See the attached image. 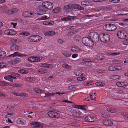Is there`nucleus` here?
<instances>
[{
	"mask_svg": "<svg viewBox=\"0 0 128 128\" xmlns=\"http://www.w3.org/2000/svg\"><path fill=\"white\" fill-rule=\"evenodd\" d=\"M17 56H18L20 57L26 56L27 55L24 54H20L18 52H16L14 54H11L8 57V59H11L10 60H8V63L10 65H14L15 64V63L13 59H12V58L15 57Z\"/></svg>",
	"mask_w": 128,
	"mask_h": 128,
	"instance_id": "nucleus-1",
	"label": "nucleus"
},
{
	"mask_svg": "<svg viewBox=\"0 0 128 128\" xmlns=\"http://www.w3.org/2000/svg\"><path fill=\"white\" fill-rule=\"evenodd\" d=\"M88 37L94 42H97L99 40L98 34L96 32H92L88 34Z\"/></svg>",
	"mask_w": 128,
	"mask_h": 128,
	"instance_id": "nucleus-2",
	"label": "nucleus"
},
{
	"mask_svg": "<svg viewBox=\"0 0 128 128\" xmlns=\"http://www.w3.org/2000/svg\"><path fill=\"white\" fill-rule=\"evenodd\" d=\"M82 42L84 44L88 46H92L94 45L92 41L87 37H83L82 38Z\"/></svg>",
	"mask_w": 128,
	"mask_h": 128,
	"instance_id": "nucleus-3",
	"label": "nucleus"
},
{
	"mask_svg": "<svg viewBox=\"0 0 128 128\" xmlns=\"http://www.w3.org/2000/svg\"><path fill=\"white\" fill-rule=\"evenodd\" d=\"M100 37L101 41L103 42H108L110 39V35L107 34H102L100 35Z\"/></svg>",
	"mask_w": 128,
	"mask_h": 128,
	"instance_id": "nucleus-4",
	"label": "nucleus"
},
{
	"mask_svg": "<svg viewBox=\"0 0 128 128\" xmlns=\"http://www.w3.org/2000/svg\"><path fill=\"white\" fill-rule=\"evenodd\" d=\"M104 28L106 30L110 31L115 30L116 29V26L114 24H108L104 25Z\"/></svg>",
	"mask_w": 128,
	"mask_h": 128,
	"instance_id": "nucleus-5",
	"label": "nucleus"
},
{
	"mask_svg": "<svg viewBox=\"0 0 128 128\" xmlns=\"http://www.w3.org/2000/svg\"><path fill=\"white\" fill-rule=\"evenodd\" d=\"M127 35V32L124 30H122L119 31L117 32V36L120 39H124Z\"/></svg>",
	"mask_w": 128,
	"mask_h": 128,
	"instance_id": "nucleus-6",
	"label": "nucleus"
},
{
	"mask_svg": "<svg viewBox=\"0 0 128 128\" xmlns=\"http://www.w3.org/2000/svg\"><path fill=\"white\" fill-rule=\"evenodd\" d=\"M47 114L49 117L52 118H57L60 116L59 114L55 112L49 111L48 112Z\"/></svg>",
	"mask_w": 128,
	"mask_h": 128,
	"instance_id": "nucleus-7",
	"label": "nucleus"
},
{
	"mask_svg": "<svg viewBox=\"0 0 128 128\" xmlns=\"http://www.w3.org/2000/svg\"><path fill=\"white\" fill-rule=\"evenodd\" d=\"M42 5L46 9H52L53 6V4L49 2H44L42 3Z\"/></svg>",
	"mask_w": 128,
	"mask_h": 128,
	"instance_id": "nucleus-8",
	"label": "nucleus"
},
{
	"mask_svg": "<svg viewBox=\"0 0 128 128\" xmlns=\"http://www.w3.org/2000/svg\"><path fill=\"white\" fill-rule=\"evenodd\" d=\"M96 119L94 116L92 115H89L86 116L84 120L86 121H88L89 122H94Z\"/></svg>",
	"mask_w": 128,
	"mask_h": 128,
	"instance_id": "nucleus-9",
	"label": "nucleus"
},
{
	"mask_svg": "<svg viewBox=\"0 0 128 128\" xmlns=\"http://www.w3.org/2000/svg\"><path fill=\"white\" fill-rule=\"evenodd\" d=\"M4 32L6 34L12 36L15 35L17 34L16 31L11 29L6 30L4 31Z\"/></svg>",
	"mask_w": 128,
	"mask_h": 128,
	"instance_id": "nucleus-10",
	"label": "nucleus"
},
{
	"mask_svg": "<svg viewBox=\"0 0 128 128\" xmlns=\"http://www.w3.org/2000/svg\"><path fill=\"white\" fill-rule=\"evenodd\" d=\"M71 9H76L79 10H83L84 8L82 7L78 4H73L70 6Z\"/></svg>",
	"mask_w": 128,
	"mask_h": 128,
	"instance_id": "nucleus-11",
	"label": "nucleus"
},
{
	"mask_svg": "<svg viewBox=\"0 0 128 128\" xmlns=\"http://www.w3.org/2000/svg\"><path fill=\"white\" fill-rule=\"evenodd\" d=\"M28 60L31 62H38L40 61V59L37 57L31 56L28 58Z\"/></svg>",
	"mask_w": 128,
	"mask_h": 128,
	"instance_id": "nucleus-12",
	"label": "nucleus"
},
{
	"mask_svg": "<svg viewBox=\"0 0 128 128\" xmlns=\"http://www.w3.org/2000/svg\"><path fill=\"white\" fill-rule=\"evenodd\" d=\"M31 126L33 128L40 127L42 128L43 125L40 124L38 122H33L31 123L30 124Z\"/></svg>",
	"mask_w": 128,
	"mask_h": 128,
	"instance_id": "nucleus-13",
	"label": "nucleus"
},
{
	"mask_svg": "<svg viewBox=\"0 0 128 128\" xmlns=\"http://www.w3.org/2000/svg\"><path fill=\"white\" fill-rule=\"evenodd\" d=\"M71 50L74 52L80 53L82 51V50L77 46H74L72 48Z\"/></svg>",
	"mask_w": 128,
	"mask_h": 128,
	"instance_id": "nucleus-14",
	"label": "nucleus"
},
{
	"mask_svg": "<svg viewBox=\"0 0 128 128\" xmlns=\"http://www.w3.org/2000/svg\"><path fill=\"white\" fill-rule=\"evenodd\" d=\"M76 17L74 16H67L62 18L61 20L62 21H69L74 19Z\"/></svg>",
	"mask_w": 128,
	"mask_h": 128,
	"instance_id": "nucleus-15",
	"label": "nucleus"
},
{
	"mask_svg": "<svg viewBox=\"0 0 128 128\" xmlns=\"http://www.w3.org/2000/svg\"><path fill=\"white\" fill-rule=\"evenodd\" d=\"M18 10L17 8H12L8 10L7 11V13L8 14H11L17 12Z\"/></svg>",
	"mask_w": 128,
	"mask_h": 128,
	"instance_id": "nucleus-16",
	"label": "nucleus"
},
{
	"mask_svg": "<svg viewBox=\"0 0 128 128\" xmlns=\"http://www.w3.org/2000/svg\"><path fill=\"white\" fill-rule=\"evenodd\" d=\"M33 14L32 12L31 11H26L23 12L22 15L24 17H31Z\"/></svg>",
	"mask_w": 128,
	"mask_h": 128,
	"instance_id": "nucleus-17",
	"label": "nucleus"
},
{
	"mask_svg": "<svg viewBox=\"0 0 128 128\" xmlns=\"http://www.w3.org/2000/svg\"><path fill=\"white\" fill-rule=\"evenodd\" d=\"M103 124L106 126H111L113 122L112 121L108 119H105L102 122Z\"/></svg>",
	"mask_w": 128,
	"mask_h": 128,
	"instance_id": "nucleus-18",
	"label": "nucleus"
},
{
	"mask_svg": "<svg viewBox=\"0 0 128 128\" xmlns=\"http://www.w3.org/2000/svg\"><path fill=\"white\" fill-rule=\"evenodd\" d=\"M46 9L45 7H44L43 6H41L39 10L40 13L39 14H45L46 11Z\"/></svg>",
	"mask_w": 128,
	"mask_h": 128,
	"instance_id": "nucleus-19",
	"label": "nucleus"
},
{
	"mask_svg": "<svg viewBox=\"0 0 128 128\" xmlns=\"http://www.w3.org/2000/svg\"><path fill=\"white\" fill-rule=\"evenodd\" d=\"M61 52L66 57L70 56L71 55V53L69 51L62 50L61 51Z\"/></svg>",
	"mask_w": 128,
	"mask_h": 128,
	"instance_id": "nucleus-20",
	"label": "nucleus"
},
{
	"mask_svg": "<svg viewBox=\"0 0 128 128\" xmlns=\"http://www.w3.org/2000/svg\"><path fill=\"white\" fill-rule=\"evenodd\" d=\"M54 22L52 20L46 21L43 22L44 24L48 25H52L54 24Z\"/></svg>",
	"mask_w": 128,
	"mask_h": 128,
	"instance_id": "nucleus-21",
	"label": "nucleus"
},
{
	"mask_svg": "<svg viewBox=\"0 0 128 128\" xmlns=\"http://www.w3.org/2000/svg\"><path fill=\"white\" fill-rule=\"evenodd\" d=\"M42 66L46 68H52L53 67L52 65L46 63H41Z\"/></svg>",
	"mask_w": 128,
	"mask_h": 128,
	"instance_id": "nucleus-22",
	"label": "nucleus"
},
{
	"mask_svg": "<svg viewBox=\"0 0 128 128\" xmlns=\"http://www.w3.org/2000/svg\"><path fill=\"white\" fill-rule=\"evenodd\" d=\"M34 90L36 93L37 94L43 93L46 92L45 90L40 89L39 88H35L34 89Z\"/></svg>",
	"mask_w": 128,
	"mask_h": 128,
	"instance_id": "nucleus-23",
	"label": "nucleus"
},
{
	"mask_svg": "<svg viewBox=\"0 0 128 128\" xmlns=\"http://www.w3.org/2000/svg\"><path fill=\"white\" fill-rule=\"evenodd\" d=\"M55 34V32L53 31H50L46 32L44 34L46 36H49L54 35Z\"/></svg>",
	"mask_w": 128,
	"mask_h": 128,
	"instance_id": "nucleus-24",
	"label": "nucleus"
},
{
	"mask_svg": "<svg viewBox=\"0 0 128 128\" xmlns=\"http://www.w3.org/2000/svg\"><path fill=\"white\" fill-rule=\"evenodd\" d=\"M10 48L11 50L15 51L18 50L19 47L16 44H13L10 46Z\"/></svg>",
	"mask_w": 128,
	"mask_h": 128,
	"instance_id": "nucleus-25",
	"label": "nucleus"
},
{
	"mask_svg": "<svg viewBox=\"0 0 128 128\" xmlns=\"http://www.w3.org/2000/svg\"><path fill=\"white\" fill-rule=\"evenodd\" d=\"M48 71V70L45 68H40L38 70V72L41 74H44L46 73Z\"/></svg>",
	"mask_w": 128,
	"mask_h": 128,
	"instance_id": "nucleus-26",
	"label": "nucleus"
},
{
	"mask_svg": "<svg viewBox=\"0 0 128 128\" xmlns=\"http://www.w3.org/2000/svg\"><path fill=\"white\" fill-rule=\"evenodd\" d=\"M6 109L7 112H10L13 110L14 109V107L11 106H5L4 107V109Z\"/></svg>",
	"mask_w": 128,
	"mask_h": 128,
	"instance_id": "nucleus-27",
	"label": "nucleus"
},
{
	"mask_svg": "<svg viewBox=\"0 0 128 128\" xmlns=\"http://www.w3.org/2000/svg\"><path fill=\"white\" fill-rule=\"evenodd\" d=\"M34 42H37L40 40L42 39V37L40 36L34 35Z\"/></svg>",
	"mask_w": 128,
	"mask_h": 128,
	"instance_id": "nucleus-28",
	"label": "nucleus"
},
{
	"mask_svg": "<svg viewBox=\"0 0 128 128\" xmlns=\"http://www.w3.org/2000/svg\"><path fill=\"white\" fill-rule=\"evenodd\" d=\"M106 110L107 111L111 113L115 112H116L117 111V110L111 107H109L107 108Z\"/></svg>",
	"mask_w": 128,
	"mask_h": 128,
	"instance_id": "nucleus-29",
	"label": "nucleus"
},
{
	"mask_svg": "<svg viewBox=\"0 0 128 128\" xmlns=\"http://www.w3.org/2000/svg\"><path fill=\"white\" fill-rule=\"evenodd\" d=\"M80 36L78 34H76L74 36V39L76 42H79L80 40Z\"/></svg>",
	"mask_w": 128,
	"mask_h": 128,
	"instance_id": "nucleus-30",
	"label": "nucleus"
},
{
	"mask_svg": "<svg viewBox=\"0 0 128 128\" xmlns=\"http://www.w3.org/2000/svg\"><path fill=\"white\" fill-rule=\"evenodd\" d=\"M18 72L23 74H26L28 73L29 71L25 70L20 69L19 70Z\"/></svg>",
	"mask_w": 128,
	"mask_h": 128,
	"instance_id": "nucleus-31",
	"label": "nucleus"
},
{
	"mask_svg": "<svg viewBox=\"0 0 128 128\" xmlns=\"http://www.w3.org/2000/svg\"><path fill=\"white\" fill-rule=\"evenodd\" d=\"M122 115L124 117V118L128 121V113L126 112L122 113Z\"/></svg>",
	"mask_w": 128,
	"mask_h": 128,
	"instance_id": "nucleus-32",
	"label": "nucleus"
},
{
	"mask_svg": "<svg viewBox=\"0 0 128 128\" xmlns=\"http://www.w3.org/2000/svg\"><path fill=\"white\" fill-rule=\"evenodd\" d=\"M28 96V95L27 93L23 92L20 93V96H22L23 98H26Z\"/></svg>",
	"mask_w": 128,
	"mask_h": 128,
	"instance_id": "nucleus-33",
	"label": "nucleus"
},
{
	"mask_svg": "<svg viewBox=\"0 0 128 128\" xmlns=\"http://www.w3.org/2000/svg\"><path fill=\"white\" fill-rule=\"evenodd\" d=\"M82 5L84 6H88L90 4V2L87 1H83L81 3Z\"/></svg>",
	"mask_w": 128,
	"mask_h": 128,
	"instance_id": "nucleus-34",
	"label": "nucleus"
},
{
	"mask_svg": "<svg viewBox=\"0 0 128 128\" xmlns=\"http://www.w3.org/2000/svg\"><path fill=\"white\" fill-rule=\"evenodd\" d=\"M8 85V82L3 81H0V86H5Z\"/></svg>",
	"mask_w": 128,
	"mask_h": 128,
	"instance_id": "nucleus-35",
	"label": "nucleus"
},
{
	"mask_svg": "<svg viewBox=\"0 0 128 128\" xmlns=\"http://www.w3.org/2000/svg\"><path fill=\"white\" fill-rule=\"evenodd\" d=\"M10 76L9 75H8L7 76H4V79L6 80H9L11 82H13V79L10 77Z\"/></svg>",
	"mask_w": 128,
	"mask_h": 128,
	"instance_id": "nucleus-36",
	"label": "nucleus"
},
{
	"mask_svg": "<svg viewBox=\"0 0 128 128\" xmlns=\"http://www.w3.org/2000/svg\"><path fill=\"white\" fill-rule=\"evenodd\" d=\"M28 41L30 42H34V35L30 36L28 39Z\"/></svg>",
	"mask_w": 128,
	"mask_h": 128,
	"instance_id": "nucleus-37",
	"label": "nucleus"
},
{
	"mask_svg": "<svg viewBox=\"0 0 128 128\" xmlns=\"http://www.w3.org/2000/svg\"><path fill=\"white\" fill-rule=\"evenodd\" d=\"M6 53L5 52L1 51L0 52V58H3L6 55Z\"/></svg>",
	"mask_w": 128,
	"mask_h": 128,
	"instance_id": "nucleus-38",
	"label": "nucleus"
},
{
	"mask_svg": "<svg viewBox=\"0 0 128 128\" xmlns=\"http://www.w3.org/2000/svg\"><path fill=\"white\" fill-rule=\"evenodd\" d=\"M60 9L59 8H56L52 10L53 12L54 13H57L60 12Z\"/></svg>",
	"mask_w": 128,
	"mask_h": 128,
	"instance_id": "nucleus-39",
	"label": "nucleus"
},
{
	"mask_svg": "<svg viewBox=\"0 0 128 128\" xmlns=\"http://www.w3.org/2000/svg\"><path fill=\"white\" fill-rule=\"evenodd\" d=\"M92 82L89 81H86L84 83V85L86 86H89L92 84Z\"/></svg>",
	"mask_w": 128,
	"mask_h": 128,
	"instance_id": "nucleus-40",
	"label": "nucleus"
},
{
	"mask_svg": "<svg viewBox=\"0 0 128 128\" xmlns=\"http://www.w3.org/2000/svg\"><path fill=\"white\" fill-rule=\"evenodd\" d=\"M76 32V31L74 30H72L68 32V34L70 36H71L74 35Z\"/></svg>",
	"mask_w": 128,
	"mask_h": 128,
	"instance_id": "nucleus-41",
	"label": "nucleus"
},
{
	"mask_svg": "<svg viewBox=\"0 0 128 128\" xmlns=\"http://www.w3.org/2000/svg\"><path fill=\"white\" fill-rule=\"evenodd\" d=\"M96 85L99 86H103L105 85L104 83L101 82H96L95 83Z\"/></svg>",
	"mask_w": 128,
	"mask_h": 128,
	"instance_id": "nucleus-42",
	"label": "nucleus"
},
{
	"mask_svg": "<svg viewBox=\"0 0 128 128\" xmlns=\"http://www.w3.org/2000/svg\"><path fill=\"white\" fill-rule=\"evenodd\" d=\"M7 65V64L6 63H0V68H2L6 66Z\"/></svg>",
	"mask_w": 128,
	"mask_h": 128,
	"instance_id": "nucleus-43",
	"label": "nucleus"
},
{
	"mask_svg": "<svg viewBox=\"0 0 128 128\" xmlns=\"http://www.w3.org/2000/svg\"><path fill=\"white\" fill-rule=\"evenodd\" d=\"M19 34L21 35L27 36L29 35L30 33L27 32H20Z\"/></svg>",
	"mask_w": 128,
	"mask_h": 128,
	"instance_id": "nucleus-44",
	"label": "nucleus"
},
{
	"mask_svg": "<svg viewBox=\"0 0 128 128\" xmlns=\"http://www.w3.org/2000/svg\"><path fill=\"white\" fill-rule=\"evenodd\" d=\"M45 96H44V97L46 96H53L55 94L54 93H45Z\"/></svg>",
	"mask_w": 128,
	"mask_h": 128,
	"instance_id": "nucleus-45",
	"label": "nucleus"
},
{
	"mask_svg": "<svg viewBox=\"0 0 128 128\" xmlns=\"http://www.w3.org/2000/svg\"><path fill=\"white\" fill-rule=\"evenodd\" d=\"M115 66H109L108 70L110 71H114L115 70Z\"/></svg>",
	"mask_w": 128,
	"mask_h": 128,
	"instance_id": "nucleus-46",
	"label": "nucleus"
},
{
	"mask_svg": "<svg viewBox=\"0 0 128 128\" xmlns=\"http://www.w3.org/2000/svg\"><path fill=\"white\" fill-rule=\"evenodd\" d=\"M62 66L64 68H66L67 69H70V67L68 64H63L62 65Z\"/></svg>",
	"mask_w": 128,
	"mask_h": 128,
	"instance_id": "nucleus-47",
	"label": "nucleus"
},
{
	"mask_svg": "<svg viewBox=\"0 0 128 128\" xmlns=\"http://www.w3.org/2000/svg\"><path fill=\"white\" fill-rule=\"evenodd\" d=\"M82 60L84 62H92V60L90 59L84 58L82 59Z\"/></svg>",
	"mask_w": 128,
	"mask_h": 128,
	"instance_id": "nucleus-48",
	"label": "nucleus"
},
{
	"mask_svg": "<svg viewBox=\"0 0 128 128\" xmlns=\"http://www.w3.org/2000/svg\"><path fill=\"white\" fill-rule=\"evenodd\" d=\"M96 94L94 93V94H92V95H90V98L91 100H95L94 99L96 98Z\"/></svg>",
	"mask_w": 128,
	"mask_h": 128,
	"instance_id": "nucleus-49",
	"label": "nucleus"
},
{
	"mask_svg": "<svg viewBox=\"0 0 128 128\" xmlns=\"http://www.w3.org/2000/svg\"><path fill=\"white\" fill-rule=\"evenodd\" d=\"M86 78L84 76L79 77L77 78V80L80 81L84 80Z\"/></svg>",
	"mask_w": 128,
	"mask_h": 128,
	"instance_id": "nucleus-50",
	"label": "nucleus"
},
{
	"mask_svg": "<svg viewBox=\"0 0 128 128\" xmlns=\"http://www.w3.org/2000/svg\"><path fill=\"white\" fill-rule=\"evenodd\" d=\"M10 85L13 87H20L21 86V85L20 84L16 83H14L11 84Z\"/></svg>",
	"mask_w": 128,
	"mask_h": 128,
	"instance_id": "nucleus-51",
	"label": "nucleus"
},
{
	"mask_svg": "<svg viewBox=\"0 0 128 128\" xmlns=\"http://www.w3.org/2000/svg\"><path fill=\"white\" fill-rule=\"evenodd\" d=\"M120 54L118 52H110L108 53V54L112 56H114L117 55H118Z\"/></svg>",
	"mask_w": 128,
	"mask_h": 128,
	"instance_id": "nucleus-52",
	"label": "nucleus"
},
{
	"mask_svg": "<svg viewBox=\"0 0 128 128\" xmlns=\"http://www.w3.org/2000/svg\"><path fill=\"white\" fill-rule=\"evenodd\" d=\"M122 43L123 44L125 45H128V38L124 40L122 42Z\"/></svg>",
	"mask_w": 128,
	"mask_h": 128,
	"instance_id": "nucleus-53",
	"label": "nucleus"
},
{
	"mask_svg": "<svg viewBox=\"0 0 128 128\" xmlns=\"http://www.w3.org/2000/svg\"><path fill=\"white\" fill-rule=\"evenodd\" d=\"M118 92L120 94H124V91L122 89H120L118 90Z\"/></svg>",
	"mask_w": 128,
	"mask_h": 128,
	"instance_id": "nucleus-54",
	"label": "nucleus"
},
{
	"mask_svg": "<svg viewBox=\"0 0 128 128\" xmlns=\"http://www.w3.org/2000/svg\"><path fill=\"white\" fill-rule=\"evenodd\" d=\"M17 122L19 124H24V122L21 119L18 118L17 120Z\"/></svg>",
	"mask_w": 128,
	"mask_h": 128,
	"instance_id": "nucleus-55",
	"label": "nucleus"
},
{
	"mask_svg": "<svg viewBox=\"0 0 128 128\" xmlns=\"http://www.w3.org/2000/svg\"><path fill=\"white\" fill-rule=\"evenodd\" d=\"M13 60L16 64L18 63V62H20V59L19 58H15Z\"/></svg>",
	"mask_w": 128,
	"mask_h": 128,
	"instance_id": "nucleus-56",
	"label": "nucleus"
},
{
	"mask_svg": "<svg viewBox=\"0 0 128 128\" xmlns=\"http://www.w3.org/2000/svg\"><path fill=\"white\" fill-rule=\"evenodd\" d=\"M64 8L65 10L68 9H71L70 6L69 5H66L64 7Z\"/></svg>",
	"mask_w": 128,
	"mask_h": 128,
	"instance_id": "nucleus-57",
	"label": "nucleus"
},
{
	"mask_svg": "<svg viewBox=\"0 0 128 128\" xmlns=\"http://www.w3.org/2000/svg\"><path fill=\"white\" fill-rule=\"evenodd\" d=\"M80 109H82L84 110H86V109L85 108L86 106V105H80Z\"/></svg>",
	"mask_w": 128,
	"mask_h": 128,
	"instance_id": "nucleus-58",
	"label": "nucleus"
},
{
	"mask_svg": "<svg viewBox=\"0 0 128 128\" xmlns=\"http://www.w3.org/2000/svg\"><path fill=\"white\" fill-rule=\"evenodd\" d=\"M122 82H116V84L117 86L119 87H122Z\"/></svg>",
	"mask_w": 128,
	"mask_h": 128,
	"instance_id": "nucleus-59",
	"label": "nucleus"
},
{
	"mask_svg": "<svg viewBox=\"0 0 128 128\" xmlns=\"http://www.w3.org/2000/svg\"><path fill=\"white\" fill-rule=\"evenodd\" d=\"M104 10L106 11L111 10H112V8L110 7H107L104 8Z\"/></svg>",
	"mask_w": 128,
	"mask_h": 128,
	"instance_id": "nucleus-60",
	"label": "nucleus"
},
{
	"mask_svg": "<svg viewBox=\"0 0 128 128\" xmlns=\"http://www.w3.org/2000/svg\"><path fill=\"white\" fill-rule=\"evenodd\" d=\"M76 88V86L74 85L70 86L68 87L69 89L70 90L75 89Z\"/></svg>",
	"mask_w": 128,
	"mask_h": 128,
	"instance_id": "nucleus-61",
	"label": "nucleus"
},
{
	"mask_svg": "<svg viewBox=\"0 0 128 128\" xmlns=\"http://www.w3.org/2000/svg\"><path fill=\"white\" fill-rule=\"evenodd\" d=\"M98 57L97 58L100 60L104 58V56L102 55H98Z\"/></svg>",
	"mask_w": 128,
	"mask_h": 128,
	"instance_id": "nucleus-62",
	"label": "nucleus"
},
{
	"mask_svg": "<svg viewBox=\"0 0 128 128\" xmlns=\"http://www.w3.org/2000/svg\"><path fill=\"white\" fill-rule=\"evenodd\" d=\"M12 94L14 95L20 96V93L14 92H12Z\"/></svg>",
	"mask_w": 128,
	"mask_h": 128,
	"instance_id": "nucleus-63",
	"label": "nucleus"
},
{
	"mask_svg": "<svg viewBox=\"0 0 128 128\" xmlns=\"http://www.w3.org/2000/svg\"><path fill=\"white\" fill-rule=\"evenodd\" d=\"M48 18V16L45 15H44L41 17V19L42 20H44L47 19Z\"/></svg>",
	"mask_w": 128,
	"mask_h": 128,
	"instance_id": "nucleus-64",
	"label": "nucleus"
}]
</instances>
